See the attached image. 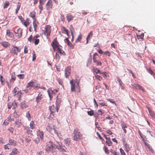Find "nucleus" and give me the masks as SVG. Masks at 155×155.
I'll list each match as a JSON object with an SVG mask.
<instances>
[{
	"label": "nucleus",
	"mask_w": 155,
	"mask_h": 155,
	"mask_svg": "<svg viewBox=\"0 0 155 155\" xmlns=\"http://www.w3.org/2000/svg\"><path fill=\"white\" fill-rule=\"evenodd\" d=\"M30 126L31 129H33L35 127V124L34 121H32L30 122Z\"/></svg>",
	"instance_id": "obj_42"
},
{
	"label": "nucleus",
	"mask_w": 155,
	"mask_h": 155,
	"mask_svg": "<svg viewBox=\"0 0 155 155\" xmlns=\"http://www.w3.org/2000/svg\"><path fill=\"white\" fill-rule=\"evenodd\" d=\"M30 23V20L28 18H27L26 20H25L22 23V24H23L25 26L27 27L29 25Z\"/></svg>",
	"instance_id": "obj_28"
},
{
	"label": "nucleus",
	"mask_w": 155,
	"mask_h": 155,
	"mask_svg": "<svg viewBox=\"0 0 155 155\" xmlns=\"http://www.w3.org/2000/svg\"><path fill=\"white\" fill-rule=\"evenodd\" d=\"M54 146V144L52 142L50 141L46 145L45 150L47 152L49 153L53 150Z\"/></svg>",
	"instance_id": "obj_8"
},
{
	"label": "nucleus",
	"mask_w": 155,
	"mask_h": 155,
	"mask_svg": "<svg viewBox=\"0 0 155 155\" xmlns=\"http://www.w3.org/2000/svg\"><path fill=\"white\" fill-rule=\"evenodd\" d=\"M64 143L68 146H69L71 142V140L70 139H68V138L65 139L64 140Z\"/></svg>",
	"instance_id": "obj_35"
},
{
	"label": "nucleus",
	"mask_w": 155,
	"mask_h": 155,
	"mask_svg": "<svg viewBox=\"0 0 155 155\" xmlns=\"http://www.w3.org/2000/svg\"><path fill=\"white\" fill-rule=\"evenodd\" d=\"M67 41L68 45L71 48H74V45L72 44L68 39H67Z\"/></svg>",
	"instance_id": "obj_43"
},
{
	"label": "nucleus",
	"mask_w": 155,
	"mask_h": 155,
	"mask_svg": "<svg viewBox=\"0 0 155 155\" xmlns=\"http://www.w3.org/2000/svg\"><path fill=\"white\" fill-rule=\"evenodd\" d=\"M8 130L12 134L14 131V129L12 127H9L8 128Z\"/></svg>",
	"instance_id": "obj_60"
},
{
	"label": "nucleus",
	"mask_w": 155,
	"mask_h": 155,
	"mask_svg": "<svg viewBox=\"0 0 155 155\" xmlns=\"http://www.w3.org/2000/svg\"><path fill=\"white\" fill-rule=\"evenodd\" d=\"M38 134L40 138L42 140L44 137V134L43 132L39 130L38 132Z\"/></svg>",
	"instance_id": "obj_38"
},
{
	"label": "nucleus",
	"mask_w": 155,
	"mask_h": 155,
	"mask_svg": "<svg viewBox=\"0 0 155 155\" xmlns=\"http://www.w3.org/2000/svg\"><path fill=\"white\" fill-rule=\"evenodd\" d=\"M17 77L19 79H22L24 78L25 75L24 74H20L17 75Z\"/></svg>",
	"instance_id": "obj_58"
},
{
	"label": "nucleus",
	"mask_w": 155,
	"mask_h": 155,
	"mask_svg": "<svg viewBox=\"0 0 155 155\" xmlns=\"http://www.w3.org/2000/svg\"><path fill=\"white\" fill-rule=\"evenodd\" d=\"M103 149H104V151L105 152V153H106L107 154H109V150L108 149V148L106 147L105 146H104V147L103 148Z\"/></svg>",
	"instance_id": "obj_48"
},
{
	"label": "nucleus",
	"mask_w": 155,
	"mask_h": 155,
	"mask_svg": "<svg viewBox=\"0 0 155 155\" xmlns=\"http://www.w3.org/2000/svg\"><path fill=\"white\" fill-rule=\"evenodd\" d=\"M133 88L134 89H139L142 90L143 91H145V89L143 88L139 84H134L133 85Z\"/></svg>",
	"instance_id": "obj_18"
},
{
	"label": "nucleus",
	"mask_w": 155,
	"mask_h": 155,
	"mask_svg": "<svg viewBox=\"0 0 155 155\" xmlns=\"http://www.w3.org/2000/svg\"><path fill=\"white\" fill-rule=\"evenodd\" d=\"M18 5H17V8L15 10V13L16 14H18V11L21 6V4L19 2H18Z\"/></svg>",
	"instance_id": "obj_40"
},
{
	"label": "nucleus",
	"mask_w": 155,
	"mask_h": 155,
	"mask_svg": "<svg viewBox=\"0 0 155 155\" xmlns=\"http://www.w3.org/2000/svg\"><path fill=\"white\" fill-rule=\"evenodd\" d=\"M51 27L50 25H46L45 26V29L43 30L44 34L47 36H48L50 35L51 32Z\"/></svg>",
	"instance_id": "obj_9"
},
{
	"label": "nucleus",
	"mask_w": 155,
	"mask_h": 155,
	"mask_svg": "<svg viewBox=\"0 0 155 155\" xmlns=\"http://www.w3.org/2000/svg\"><path fill=\"white\" fill-rule=\"evenodd\" d=\"M25 130H26V132L28 134H30L31 135H32L33 134L32 133V131L30 130L28 127H24Z\"/></svg>",
	"instance_id": "obj_31"
},
{
	"label": "nucleus",
	"mask_w": 155,
	"mask_h": 155,
	"mask_svg": "<svg viewBox=\"0 0 155 155\" xmlns=\"http://www.w3.org/2000/svg\"><path fill=\"white\" fill-rule=\"evenodd\" d=\"M58 95V96L56 99V104L58 105L61 102V100H60V98H59Z\"/></svg>",
	"instance_id": "obj_54"
},
{
	"label": "nucleus",
	"mask_w": 155,
	"mask_h": 155,
	"mask_svg": "<svg viewBox=\"0 0 155 155\" xmlns=\"http://www.w3.org/2000/svg\"><path fill=\"white\" fill-rule=\"evenodd\" d=\"M52 3V1L51 0H50L46 4V6L47 9H49L52 8L53 6Z\"/></svg>",
	"instance_id": "obj_19"
},
{
	"label": "nucleus",
	"mask_w": 155,
	"mask_h": 155,
	"mask_svg": "<svg viewBox=\"0 0 155 155\" xmlns=\"http://www.w3.org/2000/svg\"><path fill=\"white\" fill-rule=\"evenodd\" d=\"M61 30L62 31V32L63 33H66L68 35V34L69 33V31L68 30H67L65 28L63 27H61Z\"/></svg>",
	"instance_id": "obj_34"
},
{
	"label": "nucleus",
	"mask_w": 155,
	"mask_h": 155,
	"mask_svg": "<svg viewBox=\"0 0 155 155\" xmlns=\"http://www.w3.org/2000/svg\"><path fill=\"white\" fill-rule=\"evenodd\" d=\"M73 140L75 141H79L83 138L82 135L78 132V128L74 129L73 132Z\"/></svg>",
	"instance_id": "obj_3"
},
{
	"label": "nucleus",
	"mask_w": 155,
	"mask_h": 155,
	"mask_svg": "<svg viewBox=\"0 0 155 155\" xmlns=\"http://www.w3.org/2000/svg\"><path fill=\"white\" fill-rule=\"evenodd\" d=\"M98 112L99 113H99V114L100 115H102V114H104V110H102L101 109L99 110H98Z\"/></svg>",
	"instance_id": "obj_61"
},
{
	"label": "nucleus",
	"mask_w": 155,
	"mask_h": 155,
	"mask_svg": "<svg viewBox=\"0 0 155 155\" xmlns=\"http://www.w3.org/2000/svg\"><path fill=\"white\" fill-rule=\"evenodd\" d=\"M39 37V35H36L32 38V36L31 35L28 38V41L30 42H33L35 45H37L39 42V40L38 38Z\"/></svg>",
	"instance_id": "obj_5"
},
{
	"label": "nucleus",
	"mask_w": 155,
	"mask_h": 155,
	"mask_svg": "<svg viewBox=\"0 0 155 155\" xmlns=\"http://www.w3.org/2000/svg\"><path fill=\"white\" fill-rule=\"evenodd\" d=\"M10 4V3L8 1H6L5 2L4 6H3V8L4 9H5L7 8L8 7L9 5Z\"/></svg>",
	"instance_id": "obj_45"
},
{
	"label": "nucleus",
	"mask_w": 155,
	"mask_h": 155,
	"mask_svg": "<svg viewBox=\"0 0 155 155\" xmlns=\"http://www.w3.org/2000/svg\"><path fill=\"white\" fill-rule=\"evenodd\" d=\"M2 46L5 48L9 47L10 46V44L7 41H2L1 43Z\"/></svg>",
	"instance_id": "obj_22"
},
{
	"label": "nucleus",
	"mask_w": 155,
	"mask_h": 155,
	"mask_svg": "<svg viewBox=\"0 0 155 155\" xmlns=\"http://www.w3.org/2000/svg\"><path fill=\"white\" fill-rule=\"evenodd\" d=\"M56 52L55 53V58L56 59H59L60 58V54L61 55H65V52L61 48H58V49L56 50Z\"/></svg>",
	"instance_id": "obj_7"
},
{
	"label": "nucleus",
	"mask_w": 155,
	"mask_h": 155,
	"mask_svg": "<svg viewBox=\"0 0 155 155\" xmlns=\"http://www.w3.org/2000/svg\"><path fill=\"white\" fill-rule=\"evenodd\" d=\"M120 151L121 153V155H126L125 152L122 149L120 148Z\"/></svg>",
	"instance_id": "obj_59"
},
{
	"label": "nucleus",
	"mask_w": 155,
	"mask_h": 155,
	"mask_svg": "<svg viewBox=\"0 0 155 155\" xmlns=\"http://www.w3.org/2000/svg\"><path fill=\"white\" fill-rule=\"evenodd\" d=\"M35 83V82L31 81L28 83L26 87L27 88H28L30 90H31V87L34 86Z\"/></svg>",
	"instance_id": "obj_16"
},
{
	"label": "nucleus",
	"mask_w": 155,
	"mask_h": 155,
	"mask_svg": "<svg viewBox=\"0 0 155 155\" xmlns=\"http://www.w3.org/2000/svg\"><path fill=\"white\" fill-rule=\"evenodd\" d=\"M58 92V90L56 89L52 90L51 89L49 88L48 90V92L50 100L52 98L53 95L55 94Z\"/></svg>",
	"instance_id": "obj_11"
},
{
	"label": "nucleus",
	"mask_w": 155,
	"mask_h": 155,
	"mask_svg": "<svg viewBox=\"0 0 155 155\" xmlns=\"http://www.w3.org/2000/svg\"><path fill=\"white\" fill-rule=\"evenodd\" d=\"M28 103L25 101H23L20 104V106L22 109L25 108L28 106Z\"/></svg>",
	"instance_id": "obj_15"
},
{
	"label": "nucleus",
	"mask_w": 155,
	"mask_h": 155,
	"mask_svg": "<svg viewBox=\"0 0 155 155\" xmlns=\"http://www.w3.org/2000/svg\"><path fill=\"white\" fill-rule=\"evenodd\" d=\"M25 140L26 142L29 143L31 141V138L29 137L28 136V137H26Z\"/></svg>",
	"instance_id": "obj_64"
},
{
	"label": "nucleus",
	"mask_w": 155,
	"mask_h": 155,
	"mask_svg": "<svg viewBox=\"0 0 155 155\" xmlns=\"http://www.w3.org/2000/svg\"><path fill=\"white\" fill-rule=\"evenodd\" d=\"M0 81L2 84H5L4 79L1 75H0Z\"/></svg>",
	"instance_id": "obj_51"
},
{
	"label": "nucleus",
	"mask_w": 155,
	"mask_h": 155,
	"mask_svg": "<svg viewBox=\"0 0 155 155\" xmlns=\"http://www.w3.org/2000/svg\"><path fill=\"white\" fill-rule=\"evenodd\" d=\"M93 69L96 74L100 73L101 74V73L100 70L98 69L97 67H93Z\"/></svg>",
	"instance_id": "obj_39"
},
{
	"label": "nucleus",
	"mask_w": 155,
	"mask_h": 155,
	"mask_svg": "<svg viewBox=\"0 0 155 155\" xmlns=\"http://www.w3.org/2000/svg\"><path fill=\"white\" fill-rule=\"evenodd\" d=\"M32 55L33 58L32 59V61H34L35 60L36 57V54H35V52L34 51H33Z\"/></svg>",
	"instance_id": "obj_57"
},
{
	"label": "nucleus",
	"mask_w": 155,
	"mask_h": 155,
	"mask_svg": "<svg viewBox=\"0 0 155 155\" xmlns=\"http://www.w3.org/2000/svg\"><path fill=\"white\" fill-rule=\"evenodd\" d=\"M117 81L119 83L120 86L121 87V88L122 89H124V85L123 83L121 81V80L119 78H117Z\"/></svg>",
	"instance_id": "obj_46"
},
{
	"label": "nucleus",
	"mask_w": 155,
	"mask_h": 155,
	"mask_svg": "<svg viewBox=\"0 0 155 155\" xmlns=\"http://www.w3.org/2000/svg\"><path fill=\"white\" fill-rule=\"evenodd\" d=\"M21 91L17 87H15L13 91V94L14 96L16 97L18 100H20L22 95Z\"/></svg>",
	"instance_id": "obj_4"
},
{
	"label": "nucleus",
	"mask_w": 155,
	"mask_h": 155,
	"mask_svg": "<svg viewBox=\"0 0 155 155\" xmlns=\"http://www.w3.org/2000/svg\"><path fill=\"white\" fill-rule=\"evenodd\" d=\"M82 35H81V34H80V35H79L78 36L77 38L76 39L75 42H77L80 41L82 38Z\"/></svg>",
	"instance_id": "obj_44"
},
{
	"label": "nucleus",
	"mask_w": 155,
	"mask_h": 155,
	"mask_svg": "<svg viewBox=\"0 0 155 155\" xmlns=\"http://www.w3.org/2000/svg\"><path fill=\"white\" fill-rule=\"evenodd\" d=\"M147 70L148 72L152 75H154L155 74V73H154L153 71L150 68L147 69Z\"/></svg>",
	"instance_id": "obj_50"
},
{
	"label": "nucleus",
	"mask_w": 155,
	"mask_h": 155,
	"mask_svg": "<svg viewBox=\"0 0 155 155\" xmlns=\"http://www.w3.org/2000/svg\"><path fill=\"white\" fill-rule=\"evenodd\" d=\"M4 148L5 150L6 149H11L12 147L8 143L7 144H6L4 146Z\"/></svg>",
	"instance_id": "obj_41"
},
{
	"label": "nucleus",
	"mask_w": 155,
	"mask_h": 155,
	"mask_svg": "<svg viewBox=\"0 0 155 155\" xmlns=\"http://www.w3.org/2000/svg\"><path fill=\"white\" fill-rule=\"evenodd\" d=\"M98 54L97 53H95L93 55V61L94 62H96L97 61V57Z\"/></svg>",
	"instance_id": "obj_36"
},
{
	"label": "nucleus",
	"mask_w": 155,
	"mask_h": 155,
	"mask_svg": "<svg viewBox=\"0 0 155 155\" xmlns=\"http://www.w3.org/2000/svg\"><path fill=\"white\" fill-rule=\"evenodd\" d=\"M15 33L17 34V36L18 38H20L21 37L22 33V30L20 28H18L17 31L15 32Z\"/></svg>",
	"instance_id": "obj_17"
},
{
	"label": "nucleus",
	"mask_w": 155,
	"mask_h": 155,
	"mask_svg": "<svg viewBox=\"0 0 155 155\" xmlns=\"http://www.w3.org/2000/svg\"><path fill=\"white\" fill-rule=\"evenodd\" d=\"M95 77L96 78L98 79L100 81H101L102 79V77L97 74L95 75Z\"/></svg>",
	"instance_id": "obj_56"
},
{
	"label": "nucleus",
	"mask_w": 155,
	"mask_h": 155,
	"mask_svg": "<svg viewBox=\"0 0 155 155\" xmlns=\"http://www.w3.org/2000/svg\"><path fill=\"white\" fill-rule=\"evenodd\" d=\"M71 68L68 66L66 68L65 70V76L66 78H68L70 75Z\"/></svg>",
	"instance_id": "obj_12"
},
{
	"label": "nucleus",
	"mask_w": 155,
	"mask_h": 155,
	"mask_svg": "<svg viewBox=\"0 0 155 155\" xmlns=\"http://www.w3.org/2000/svg\"><path fill=\"white\" fill-rule=\"evenodd\" d=\"M8 143L10 145H13L14 146H16L17 144L16 141L13 139H10L9 140Z\"/></svg>",
	"instance_id": "obj_23"
},
{
	"label": "nucleus",
	"mask_w": 155,
	"mask_h": 155,
	"mask_svg": "<svg viewBox=\"0 0 155 155\" xmlns=\"http://www.w3.org/2000/svg\"><path fill=\"white\" fill-rule=\"evenodd\" d=\"M144 36L143 34H141L140 35H137V38L138 39H141L142 40Z\"/></svg>",
	"instance_id": "obj_53"
},
{
	"label": "nucleus",
	"mask_w": 155,
	"mask_h": 155,
	"mask_svg": "<svg viewBox=\"0 0 155 155\" xmlns=\"http://www.w3.org/2000/svg\"><path fill=\"white\" fill-rule=\"evenodd\" d=\"M47 130L49 131L52 135L54 134L57 135V136L59 138H62V136L60 133H58L55 130V127L54 126H53V125L49 124L46 127Z\"/></svg>",
	"instance_id": "obj_2"
},
{
	"label": "nucleus",
	"mask_w": 155,
	"mask_h": 155,
	"mask_svg": "<svg viewBox=\"0 0 155 155\" xmlns=\"http://www.w3.org/2000/svg\"><path fill=\"white\" fill-rule=\"evenodd\" d=\"M58 149L60 150L61 151H63L64 152H68L67 150V148L65 147L64 148L63 147L61 146H59L58 147Z\"/></svg>",
	"instance_id": "obj_33"
},
{
	"label": "nucleus",
	"mask_w": 155,
	"mask_h": 155,
	"mask_svg": "<svg viewBox=\"0 0 155 155\" xmlns=\"http://www.w3.org/2000/svg\"><path fill=\"white\" fill-rule=\"evenodd\" d=\"M124 145L126 151L127 153L130 150V147L129 144L126 143Z\"/></svg>",
	"instance_id": "obj_32"
},
{
	"label": "nucleus",
	"mask_w": 155,
	"mask_h": 155,
	"mask_svg": "<svg viewBox=\"0 0 155 155\" xmlns=\"http://www.w3.org/2000/svg\"><path fill=\"white\" fill-rule=\"evenodd\" d=\"M53 50L55 51L56 50L60 48H62V46L59 44L57 41V38H55L51 44Z\"/></svg>",
	"instance_id": "obj_6"
},
{
	"label": "nucleus",
	"mask_w": 155,
	"mask_h": 155,
	"mask_svg": "<svg viewBox=\"0 0 155 155\" xmlns=\"http://www.w3.org/2000/svg\"><path fill=\"white\" fill-rule=\"evenodd\" d=\"M106 143L107 144V145L109 146H110L111 145L112 142L110 140V139H108L106 140Z\"/></svg>",
	"instance_id": "obj_47"
},
{
	"label": "nucleus",
	"mask_w": 155,
	"mask_h": 155,
	"mask_svg": "<svg viewBox=\"0 0 155 155\" xmlns=\"http://www.w3.org/2000/svg\"><path fill=\"white\" fill-rule=\"evenodd\" d=\"M147 148L148 149L150 153H154V150L153 149L151 146L148 147Z\"/></svg>",
	"instance_id": "obj_52"
},
{
	"label": "nucleus",
	"mask_w": 155,
	"mask_h": 155,
	"mask_svg": "<svg viewBox=\"0 0 155 155\" xmlns=\"http://www.w3.org/2000/svg\"><path fill=\"white\" fill-rule=\"evenodd\" d=\"M66 18L68 21L69 22L73 19L74 17L71 15L69 14L66 16Z\"/></svg>",
	"instance_id": "obj_29"
},
{
	"label": "nucleus",
	"mask_w": 155,
	"mask_h": 155,
	"mask_svg": "<svg viewBox=\"0 0 155 155\" xmlns=\"http://www.w3.org/2000/svg\"><path fill=\"white\" fill-rule=\"evenodd\" d=\"M120 125L124 133L125 134H126L127 130L126 129L127 128V124L124 121L122 120L120 121Z\"/></svg>",
	"instance_id": "obj_13"
},
{
	"label": "nucleus",
	"mask_w": 155,
	"mask_h": 155,
	"mask_svg": "<svg viewBox=\"0 0 155 155\" xmlns=\"http://www.w3.org/2000/svg\"><path fill=\"white\" fill-rule=\"evenodd\" d=\"M38 24V21L36 20H35L33 21V25L34 28V31L36 32L37 31V28Z\"/></svg>",
	"instance_id": "obj_14"
},
{
	"label": "nucleus",
	"mask_w": 155,
	"mask_h": 155,
	"mask_svg": "<svg viewBox=\"0 0 155 155\" xmlns=\"http://www.w3.org/2000/svg\"><path fill=\"white\" fill-rule=\"evenodd\" d=\"M148 109L150 115L153 118H155V113L149 107H148Z\"/></svg>",
	"instance_id": "obj_27"
},
{
	"label": "nucleus",
	"mask_w": 155,
	"mask_h": 155,
	"mask_svg": "<svg viewBox=\"0 0 155 155\" xmlns=\"http://www.w3.org/2000/svg\"><path fill=\"white\" fill-rule=\"evenodd\" d=\"M6 35L7 36L11 38H13L14 37V35L13 33L10 31L8 29L7 30Z\"/></svg>",
	"instance_id": "obj_20"
},
{
	"label": "nucleus",
	"mask_w": 155,
	"mask_h": 155,
	"mask_svg": "<svg viewBox=\"0 0 155 155\" xmlns=\"http://www.w3.org/2000/svg\"><path fill=\"white\" fill-rule=\"evenodd\" d=\"M93 35V32L92 31H91L88 35L87 37V38L86 39L87 41V43L88 40H90L91 38L92 37Z\"/></svg>",
	"instance_id": "obj_37"
},
{
	"label": "nucleus",
	"mask_w": 155,
	"mask_h": 155,
	"mask_svg": "<svg viewBox=\"0 0 155 155\" xmlns=\"http://www.w3.org/2000/svg\"><path fill=\"white\" fill-rule=\"evenodd\" d=\"M36 14V13L35 11H32L30 13L29 16L32 18L33 20H36L35 19Z\"/></svg>",
	"instance_id": "obj_30"
},
{
	"label": "nucleus",
	"mask_w": 155,
	"mask_h": 155,
	"mask_svg": "<svg viewBox=\"0 0 155 155\" xmlns=\"http://www.w3.org/2000/svg\"><path fill=\"white\" fill-rule=\"evenodd\" d=\"M49 109L51 111L50 116H51V115H52V113L56 111V108L54 106L52 105L50 107Z\"/></svg>",
	"instance_id": "obj_21"
},
{
	"label": "nucleus",
	"mask_w": 155,
	"mask_h": 155,
	"mask_svg": "<svg viewBox=\"0 0 155 155\" xmlns=\"http://www.w3.org/2000/svg\"><path fill=\"white\" fill-rule=\"evenodd\" d=\"M107 100L108 101H110V103L112 104H115V102L114 99H107Z\"/></svg>",
	"instance_id": "obj_63"
},
{
	"label": "nucleus",
	"mask_w": 155,
	"mask_h": 155,
	"mask_svg": "<svg viewBox=\"0 0 155 155\" xmlns=\"http://www.w3.org/2000/svg\"><path fill=\"white\" fill-rule=\"evenodd\" d=\"M12 48L10 50L11 53L17 55L18 53L20 51L21 49L14 46H12Z\"/></svg>",
	"instance_id": "obj_10"
},
{
	"label": "nucleus",
	"mask_w": 155,
	"mask_h": 155,
	"mask_svg": "<svg viewBox=\"0 0 155 155\" xmlns=\"http://www.w3.org/2000/svg\"><path fill=\"white\" fill-rule=\"evenodd\" d=\"M26 117H27L29 120H30L31 118L30 117V114L29 113V111H28L27 113Z\"/></svg>",
	"instance_id": "obj_49"
},
{
	"label": "nucleus",
	"mask_w": 155,
	"mask_h": 155,
	"mask_svg": "<svg viewBox=\"0 0 155 155\" xmlns=\"http://www.w3.org/2000/svg\"><path fill=\"white\" fill-rule=\"evenodd\" d=\"M18 152L17 149L15 148L12 149V151L10 153L9 155H16L18 153Z\"/></svg>",
	"instance_id": "obj_26"
},
{
	"label": "nucleus",
	"mask_w": 155,
	"mask_h": 155,
	"mask_svg": "<svg viewBox=\"0 0 155 155\" xmlns=\"http://www.w3.org/2000/svg\"><path fill=\"white\" fill-rule=\"evenodd\" d=\"M80 81V80L77 79H72L70 81L69 83L71 86V92H74L77 94L81 92Z\"/></svg>",
	"instance_id": "obj_1"
},
{
	"label": "nucleus",
	"mask_w": 155,
	"mask_h": 155,
	"mask_svg": "<svg viewBox=\"0 0 155 155\" xmlns=\"http://www.w3.org/2000/svg\"><path fill=\"white\" fill-rule=\"evenodd\" d=\"M13 104L12 102H9L8 104V109H10L12 106Z\"/></svg>",
	"instance_id": "obj_62"
},
{
	"label": "nucleus",
	"mask_w": 155,
	"mask_h": 155,
	"mask_svg": "<svg viewBox=\"0 0 155 155\" xmlns=\"http://www.w3.org/2000/svg\"><path fill=\"white\" fill-rule=\"evenodd\" d=\"M28 46L27 45H25L24 48V52L25 54H26L28 53Z\"/></svg>",
	"instance_id": "obj_55"
},
{
	"label": "nucleus",
	"mask_w": 155,
	"mask_h": 155,
	"mask_svg": "<svg viewBox=\"0 0 155 155\" xmlns=\"http://www.w3.org/2000/svg\"><path fill=\"white\" fill-rule=\"evenodd\" d=\"M21 124V122L20 120L17 119L15 121V125L18 127H19Z\"/></svg>",
	"instance_id": "obj_24"
},
{
	"label": "nucleus",
	"mask_w": 155,
	"mask_h": 155,
	"mask_svg": "<svg viewBox=\"0 0 155 155\" xmlns=\"http://www.w3.org/2000/svg\"><path fill=\"white\" fill-rule=\"evenodd\" d=\"M42 94L40 93H39L36 99V101L37 103H39L40 101L42 99Z\"/></svg>",
	"instance_id": "obj_25"
}]
</instances>
